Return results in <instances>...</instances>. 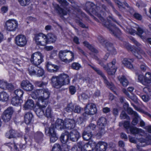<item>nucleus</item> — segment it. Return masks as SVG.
<instances>
[{
	"label": "nucleus",
	"mask_w": 151,
	"mask_h": 151,
	"mask_svg": "<svg viewBox=\"0 0 151 151\" xmlns=\"http://www.w3.org/2000/svg\"><path fill=\"white\" fill-rule=\"evenodd\" d=\"M71 67L73 69L78 70L81 67V66L79 63L75 62L72 63Z\"/></svg>",
	"instance_id": "obj_50"
},
{
	"label": "nucleus",
	"mask_w": 151,
	"mask_h": 151,
	"mask_svg": "<svg viewBox=\"0 0 151 151\" xmlns=\"http://www.w3.org/2000/svg\"><path fill=\"white\" fill-rule=\"evenodd\" d=\"M107 148V143L103 142H99L95 146L96 151H105Z\"/></svg>",
	"instance_id": "obj_19"
},
{
	"label": "nucleus",
	"mask_w": 151,
	"mask_h": 151,
	"mask_svg": "<svg viewBox=\"0 0 151 151\" xmlns=\"http://www.w3.org/2000/svg\"><path fill=\"white\" fill-rule=\"evenodd\" d=\"M143 91L147 94L151 96V88L150 87H146L143 89Z\"/></svg>",
	"instance_id": "obj_56"
},
{
	"label": "nucleus",
	"mask_w": 151,
	"mask_h": 151,
	"mask_svg": "<svg viewBox=\"0 0 151 151\" xmlns=\"http://www.w3.org/2000/svg\"><path fill=\"white\" fill-rule=\"evenodd\" d=\"M55 127L58 129H62L65 128V120L58 119L55 122Z\"/></svg>",
	"instance_id": "obj_23"
},
{
	"label": "nucleus",
	"mask_w": 151,
	"mask_h": 151,
	"mask_svg": "<svg viewBox=\"0 0 151 151\" xmlns=\"http://www.w3.org/2000/svg\"><path fill=\"white\" fill-rule=\"evenodd\" d=\"M115 3L118 5V7L121 11L124 10L125 8L122 5V3L118 0H114Z\"/></svg>",
	"instance_id": "obj_51"
},
{
	"label": "nucleus",
	"mask_w": 151,
	"mask_h": 151,
	"mask_svg": "<svg viewBox=\"0 0 151 151\" xmlns=\"http://www.w3.org/2000/svg\"><path fill=\"white\" fill-rule=\"evenodd\" d=\"M138 79L139 82L145 85V76L142 75H139Z\"/></svg>",
	"instance_id": "obj_62"
},
{
	"label": "nucleus",
	"mask_w": 151,
	"mask_h": 151,
	"mask_svg": "<svg viewBox=\"0 0 151 151\" xmlns=\"http://www.w3.org/2000/svg\"><path fill=\"white\" fill-rule=\"evenodd\" d=\"M14 93L16 96V97L20 98L22 96L24 93V92L22 90L18 89L14 91Z\"/></svg>",
	"instance_id": "obj_42"
},
{
	"label": "nucleus",
	"mask_w": 151,
	"mask_h": 151,
	"mask_svg": "<svg viewBox=\"0 0 151 151\" xmlns=\"http://www.w3.org/2000/svg\"><path fill=\"white\" fill-rule=\"evenodd\" d=\"M37 72H36L35 75H37L38 77L42 76L44 73L43 70L41 68L37 67Z\"/></svg>",
	"instance_id": "obj_47"
},
{
	"label": "nucleus",
	"mask_w": 151,
	"mask_h": 151,
	"mask_svg": "<svg viewBox=\"0 0 151 151\" xmlns=\"http://www.w3.org/2000/svg\"><path fill=\"white\" fill-rule=\"evenodd\" d=\"M51 81L52 86L57 88H59L70 83L69 76L65 73L61 74L58 76H52Z\"/></svg>",
	"instance_id": "obj_2"
},
{
	"label": "nucleus",
	"mask_w": 151,
	"mask_h": 151,
	"mask_svg": "<svg viewBox=\"0 0 151 151\" xmlns=\"http://www.w3.org/2000/svg\"><path fill=\"white\" fill-rule=\"evenodd\" d=\"M69 137L70 140L73 142L77 141L80 137V134L76 129H73L69 133Z\"/></svg>",
	"instance_id": "obj_16"
},
{
	"label": "nucleus",
	"mask_w": 151,
	"mask_h": 151,
	"mask_svg": "<svg viewBox=\"0 0 151 151\" xmlns=\"http://www.w3.org/2000/svg\"><path fill=\"white\" fill-rule=\"evenodd\" d=\"M21 88L27 91H30L34 89V86L28 80H23L21 84Z\"/></svg>",
	"instance_id": "obj_15"
},
{
	"label": "nucleus",
	"mask_w": 151,
	"mask_h": 151,
	"mask_svg": "<svg viewBox=\"0 0 151 151\" xmlns=\"http://www.w3.org/2000/svg\"><path fill=\"white\" fill-rule=\"evenodd\" d=\"M22 100L18 97H13L11 100V104L14 106H20L22 103Z\"/></svg>",
	"instance_id": "obj_27"
},
{
	"label": "nucleus",
	"mask_w": 151,
	"mask_h": 151,
	"mask_svg": "<svg viewBox=\"0 0 151 151\" xmlns=\"http://www.w3.org/2000/svg\"><path fill=\"white\" fill-rule=\"evenodd\" d=\"M84 45L88 48L92 52L95 53H98V51L95 48L91 46L87 41H85L83 42Z\"/></svg>",
	"instance_id": "obj_39"
},
{
	"label": "nucleus",
	"mask_w": 151,
	"mask_h": 151,
	"mask_svg": "<svg viewBox=\"0 0 151 151\" xmlns=\"http://www.w3.org/2000/svg\"><path fill=\"white\" fill-rule=\"evenodd\" d=\"M34 84L36 86H37L40 87H43L47 84V83L41 81H37L35 82Z\"/></svg>",
	"instance_id": "obj_44"
},
{
	"label": "nucleus",
	"mask_w": 151,
	"mask_h": 151,
	"mask_svg": "<svg viewBox=\"0 0 151 151\" xmlns=\"http://www.w3.org/2000/svg\"><path fill=\"white\" fill-rule=\"evenodd\" d=\"M94 70L101 77L104 81V83L107 85L108 87L111 88H112L113 85L111 83L109 82L107 80L106 77L105 76L104 73L102 72L100 70L99 68L96 67V68H94Z\"/></svg>",
	"instance_id": "obj_17"
},
{
	"label": "nucleus",
	"mask_w": 151,
	"mask_h": 151,
	"mask_svg": "<svg viewBox=\"0 0 151 151\" xmlns=\"http://www.w3.org/2000/svg\"><path fill=\"white\" fill-rule=\"evenodd\" d=\"M40 92L42 93V95L39 98L47 100L50 96V93L47 89H41L39 90Z\"/></svg>",
	"instance_id": "obj_25"
},
{
	"label": "nucleus",
	"mask_w": 151,
	"mask_h": 151,
	"mask_svg": "<svg viewBox=\"0 0 151 151\" xmlns=\"http://www.w3.org/2000/svg\"><path fill=\"white\" fill-rule=\"evenodd\" d=\"M15 43L20 47H24L27 44V41L26 37L22 35H19L16 37Z\"/></svg>",
	"instance_id": "obj_14"
},
{
	"label": "nucleus",
	"mask_w": 151,
	"mask_h": 151,
	"mask_svg": "<svg viewBox=\"0 0 151 151\" xmlns=\"http://www.w3.org/2000/svg\"><path fill=\"white\" fill-rule=\"evenodd\" d=\"M58 55L61 60L65 63L71 62L74 60V53L68 50L60 51Z\"/></svg>",
	"instance_id": "obj_4"
},
{
	"label": "nucleus",
	"mask_w": 151,
	"mask_h": 151,
	"mask_svg": "<svg viewBox=\"0 0 151 151\" xmlns=\"http://www.w3.org/2000/svg\"><path fill=\"white\" fill-rule=\"evenodd\" d=\"M35 66H29L28 70L29 73L30 75L31 76H33L35 75L36 74V71L37 70V67Z\"/></svg>",
	"instance_id": "obj_38"
},
{
	"label": "nucleus",
	"mask_w": 151,
	"mask_h": 151,
	"mask_svg": "<svg viewBox=\"0 0 151 151\" xmlns=\"http://www.w3.org/2000/svg\"><path fill=\"white\" fill-rule=\"evenodd\" d=\"M130 121H125L124 122L123 124L124 127L127 129V132L128 133H129L128 129H130Z\"/></svg>",
	"instance_id": "obj_58"
},
{
	"label": "nucleus",
	"mask_w": 151,
	"mask_h": 151,
	"mask_svg": "<svg viewBox=\"0 0 151 151\" xmlns=\"http://www.w3.org/2000/svg\"><path fill=\"white\" fill-rule=\"evenodd\" d=\"M86 11L88 13L91 12L96 16L102 22L103 25L109 29L111 33L116 37H118L121 34V31L116 25L111 22V20L116 23L118 25L121 27L120 23L112 17L109 16L107 18V21H106L104 17L106 16V12H108V9L104 4L102 5L100 7L95 5L90 2H87L85 5Z\"/></svg>",
	"instance_id": "obj_1"
},
{
	"label": "nucleus",
	"mask_w": 151,
	"mask_h": 151,
	"mask_svg": "<svg viewBox=\"0 0 151 151\" xmlns=\"http://www.w3.org/2000/svg\"><path fill=\"white\" fill-rule=\"evenodd\" d=\"M6 28L9 31H14L17 28L18 24L17 22L14 19H9L6 23Z\"/></svg>",
	"instance_id": "obj_13"
},
{
	"label": "nucleus",
	"mask_w": 151,
	"mask_h": 151,
	"mask_svg": "<svg viewBox=\"0 0 151 151\" xmlns=\"http://www.w3.org/2000/svg\"><path fill=\"white\" fill-rule=\"evenodd\" d=\"M43 136V134L40 131H37L34 134V138L36 142L38 143H40L42 141Z\"/></svg>",
	"instance_id": "obj_26"
},
{
	"label": "nucleus",
	"mask_w": 151,
	"mask_h": 151,
	"mask_svg": "<svg viewBox=\"0 0 151 151\" xmlns=\"http://www.w3.org/2000/svg\"><path fill=\"white\" fill-rule=\"evenodd\" d=\"M85 112L83 114L84 116L87 115H92L95 114L97 112L96 105L92 103H88L85 108Z\"/></svg>",
	"instance_id": "obj_10"
},
{
	"label": "nucleus",
	"mask_w": 151,
	"mask_h": 151,
	"mask_svg": "<svg viewBox=\"0 0 151 151\" xmlns=\"http://www.w3.org/2000/svg\"><path fill=\"white\" fill-rule=\"evenodd\" d=\"M99 42L104 47L109 51L111 54L115 55L116 54V51L113 44L109 42L103 36L100 35L98 37Z\"/></svg>",
	"instance_id": "obj_5"
},
{
	"label": "nucleus",
	"mask_w": 151,
	"mask_h": 151,
	"mask_svg": "<svg viewBox=\"0 0 151 151\" xmlns=\"http://www.w3.org/2000/svg\"><path fill=\"white\" fill-rule=\"evenodd\" d=\"M96 127V125L93 124H91L86 128V129L87 130H91V132L92 130H94Z\"/></svg>",
	"instance_id": "obj_61"
},
{
	"label": "nucleus",
	"mask_w": 151,
	"mask_h": 151,
	"mask_svg": "<svg viewBox=\"0 0 151 151\" xmlns=\"http://www.w3.org/2000/svg\"><path fill=\"white\" fill-rule=\"evenodd\" d=\"M71 4V6L72 7L76 10L79 6L78 5L77 3L74 0H68Z\"/></svg>",
	"instance_id": "obj_54"
},
{
	"label": "nucleus",
	"mask_w": 151,
	"mask_h": 151,
	"mask_svg": "<svg viewBox=\"0 0 151 151\" xmlns=\"http://www.w3.org/2000/svg\"><path fill=\"white\" fill-rule=\"evenodd\" d=\"M133 59L124 58L122 61V63L124 65L129 69H132L133 68V66L131 63L134 61Z\"/></svg>",
	"instance_id": "obj_22"
},
{
	"label": "nucleus",
	"mask_w": 151,
	"mask_h": 151,
	"mask_svg": "<svg viewBox=\"0 0 151 151\" xmlns=\"http://www.w3.org/2000/svg\"><path fill=\"white\" fill-rule=\"evenodd\" d=\"M130 39L136 46L138 47V48L136 50L132 49L131 48V51L137 58L138 59H142V55L145 54V52L141 48V45L133 37H130Z\"/></svg>",
	"instance_id": "obj_7"
},
{
	"label": "nucleus",
	"mask_w": 151,
	"mask_h": 151,
	"mask_svg": "<svg viewBox=\"0 0 151 151\" xmlns=\"http://www.w3.org/2000/svg\"><path fill=\"white\" fill-rule=\"evenodd\" d=\"M107 124V120L104 117H101L98 119L97 122L98 127L105 128Z\"/></svg>",
	"instance_id": "obj_29"
},
{
	"label": "nucleus",
	"mask_w": 151,
	"mask_h": 151,
	"mask_svg": "<svg viewBox=\"0 0 151 151\" xmlns=\"http://www.w3.org/2000/svg\"><path fill=\"white\" fill-rule=\"evenodd\" d=\"M145 85H147L151 83V73L147 72L145 74Z\"/></svg>",
	"instance_id": "obj_37"
},
{
	"label": "nucleus",
	"mask_w": 151,
	"mask_h": 151,
	"mask_svg": "<svg viewBox=\"0 0 151 151\" xmlns=\"http://www.w3.org/2000/svg\"><path fill=\"white\" fill-rule=\"evenodd\" d=\"M69 139V132L67 131L62 133L60 138V141L63 144L66 143Z\"/></svg>",
	"instance_id": "obj_31"
},
{
	"label": "nucleus",
	"mask_w": 151,
	"mask_h": 151,
	"mask_svg": "<svg viewBox=\"0 0 151 151\" xmlns=\"http://www.w3.org/2000/svg\"><path fill=\"white\" fill-rule=\"evenodd\" d=\"M75 11L77 12V13H75V12H72V11L71 13H69V14H73L76 15L77 17H78L79 18H80V16L82 17H86V15L81 11V9H80L79 7Z\"/></svg>",
	"instance_id": "obj_36"
},
{
	"label": "nucleus",
	"mask_w": 151,
	"mask_h": 151,
	"mask_svg": "<svg viewBox=\"0 0 151 151\" xmlns=\"http://www.w3.org/2000/svg\"><path fill=\"white\" fill-rule=\"evenodd\" d=\"M63 9L61 8L59 5L57 4H53L55 9L58 13L61 16L66 15L68 14L71 13L73 9L68 6L69 3L66 0H58Z\"/></svg>",
	"instance_id": "obj_3"
},
{
	"label": "nucleus",
	"mask_w": 151,
	"mask_h": 151,
	"mask_svg": "<svg viewBox=\"0 0 151 151\" xmlns=\"http://www.w3.org/2000/svg\"><path fill=\"white\" fill-rule=\"evenodd\" d=\"M39 99V103L37 106L45 109L48 104L47 100L40 98Z\"/></svg>",
	"instance_id": "obj_34"
},
{
	"label": "nucleus",
	"mask_w": 151,
	"mask_h": 151,
	"mask_svg": "<svg viewBox=\"0 0 151 151\" xmlns=\"http://www.w3.org/2000/svg\"><path fill=\"white\" fill-rule=\"evenodd\" d=\"M119 80L123 86L126 87L128 85V82L125 77L122 76L120 78L119 77Z\"/></svg>",
	"instance_id": "obj_40"
},
{
	"label": "nucleus",
	"mask_w": 151,
	"mask_h": 151,
	"mask_svg": "<svg viewBox=\"0 0 151 151\" xmlns=\"http://www.w3.org/2000/svg\"><path fill=\"white\" fill-rule=\"evenodd\" d=\"M45 109L37 106L35 109L34 111L39 117H41L45 115L44 110Z\"/></svg>",
	"instance_id": "obj_28"
},
{
	"label": "nucleus",
	"mask_w": 151,
	"mask_h": 151,
	"mask_svg": "<svg viewBox=\"0 0 151 151\" xmlns=\"http://www.w3.org/2000/svg\"><path fill=\"white\" fill-rule=\"evenodd\" d=\"M14 111L12 107H8L4 111L2 115V119L5 122H7L10 120Z\"/></svg>",
	"instance_id": "obj_12"
},
{
	"label": "nucleus",
	"mask_w": 151,
	"mask_h": 151,
	"mask_svg": "<svg viewBox=\"0 0 151 151\" xmlns=\"http://www.w3.org/2000/svg\"><path fill=\"white\" fill-rule=\"evenodd\" d=\"M34 105V103L33 101L31 99H29L27 101L24 105V107L25 109H32Z\"/></svg>",
	"instance_id": "obj_32"
},
{
	"label": "nucleus",
	"mask_w": 151,
	"mask_h": 151,
	"mask_svg": "<svg viewBox=\"0 0 151 151\" xmlns=\"http://www.w3.org/2000/svg\"><path fill=\"white\" fill-rule=\"evenodd\" d=\"M46 68L47 70L50 72H56L59 69L58 66L52 64L50 62H47Z\"/></svg>",
	"instance_id": "obj_20"
},
{
	"label": "nucleus",
	"mask_w": 151,
	"mask_h": 151,
	"mask_svg": "<svg viewBox=\"0 0 151 151\" xmlns=\"http://www.w3.org/2000/svg\"><path fill=\"white\" fill-rule=\"evenodd\" d=\"M46 39L47 40V43H54L56 40V36L52 33H48L46 35Z\"/></svg>",
	"instance_id": "obj_30"
},
{
	"label": "nucleus",
	"mask_w": 151,
	"mask_h": 151,
	"mask_svg": "<svg viewBox=\"0 0 151 151\" xmlns=\"http://www.w3.org/2000/svg\"><path fill=\"white\" fill-rule=\"evenodd\" d=\"M93 150L91 145L89 143H87L84 145L83 151H93Z\"/></svg>",
	"instance_id": "obj_48"
},
{
	"label": "nucleus",
	"mask_w": 151,
	"mask_h": 151,
	"mask_svg": "<svg viewBox=\"0 0 151 151\" xmlns=\"http://www.w3.org/2000/svg\"><path fill=\"white\" fill-rule=\"evenodd\" d=\"M19 4L22 6H26L28 5L30 0H18Z\"/></svg>",
	"instance_id": "obj_59"
},
{
	"label": "nucleus",
	"mask_w": 151,
	"mask_h": 151,
	"mask_svg": "<svg viewBox=\"0 0 151 151\" xmlns=\"http://www.w3.org/2000/svg\"><path fill=\"white\" fill-rule=\"evenodd\" d=\"M139 141L140 142V143H139L138 145H137V147L138 150H139L140 148V147H143L145 146V145H146L145 143L144 144H142V143H145V142L146 140L145 139L140 138V139H139Z\"/></svg>",
	"instance_id": "obj_46"
},
{
	"label": "nucleus",
	"mask_w": 151,
	"mask_h": 151,
	"mask_svg": "<svg viewBox=\"0 0 151 151\" xmlns=\"http://www.w3.org/2000/svg\"><path fill=\"white\" fill-rule=\"evenodd\" d=\"M45 134L50 137V141L51 142H54L58 139V137L55 131V128L52 126L45 128Z\"/></svg>",
	"instance_id": "obj_9"
},
{
	"label": "nucleus",
	"mask_w": 151,
	"mask_h": 151,
	"mask_svg": "<svg viewBox=\"0 0 151 151\" xmlns=\"http://www.w3.org/2000/svg\"><path fill=\"white\" fill-rule=\"evenodd\" d=\"M60 145L57 143L55 144L52 147V151H61Z\"/></svg>",
	"instance_id": "obj_55"
},
{
	"label": "nucleus",
	"mask_w": 151,
	"mask_h": 151,
	"mask_svg": "<svg viewBox=\"0 0 151 151\" xmlns=\"http://www.w3.org/2000/svg\"><path fill=\"white\" fill-rule=\"evenodd\" d=\"M33 116L30 112H27L24 115V121L27 124H29L31 123L33 121Z\"/></svg>",
	"instance_id": "obj_21"
},
{
	"label": "nucleus",
	"mask_w": 151,
	"mask_h": 151,
	"mask_svg": "<svg viewBox=\"0 0 151 151\" xmlns=\"http://www.w3.org/2000/svg\"><path fill=\"white\" fill-rule=\"evenodd\" d=\"M98 128L99 130L96 134V136L98 137H100L105 133V128L101 127V128L98 127Z\"/></svg>",
	"instance_id": "obj_43"
},
{
	"label": "nucleus",
	"mask_w": 151,
	"mask_h": 151,
	"mask_svg": "<svg viewBox=\"0 0 151 151\" xmlns=\"http://www.w3.org/2000/svg\"><path fill=\"white\" fill-rule=\"evenodd\" d=\"M74 107L73 105L72 104H70L65 108V110L68 112H72L73 111Z\"/></svg>",
	"instance_id": "obj_49"
},
{
	"label": "nucleus",
	"mask_w": 151,
	"mask_h": 151,
	"mask_svg": "<svg viewBox=\"0 0 151 151\" xmlns=\"http://www.w3.org/2000/svg\"><path fill=\"white\" fill-rule=\"evenodd\" d=\"M74 109V112L78 114L80 113L81 111L83 110V108H81L78 105L75 106Z\"/></svg>",
	"instance_id": "obj_60"
},
{
	"label": "nucleus",
	"mask_w": 151,
	"mask_h": 151,
	"mask_svg": "<svg viewBox=\"0 0 151 151\" xmlns=\"http://www.w3.org/2000/svg\"><path fill=\"white\" fill-rule=\"evenodd\" d=\"M65 128L69 130L72 129L75 127V122L74 119H67L65 120Z\"/></svg>",
	"instance_id": "obj_18"
},
{
	"label": "nucleus",
	"mask_w": 151,
	"mask_h": 151,
	"mask_svg": "<svg viewBox=\"0 0 151 151\" xmlns=\"http://www.w3.org/2000/svg\"><path fill=\"white\" fill-rule=\"evenodd\" d=\"M7 82L3 81H0V88L4 89H6Z\"/></svg>",
	"instance_id": "obj_64"
},
{
	"label": "nucleus",
	"mask_w": 151,
	"mask_h": 151,
	"mask_svg": "<svg viewBox=\"0 0 151 151\" xmlns=\"http://www.w3.org/2000/svg\"><path fill=\"white\" fill-rule=\"evenodd\" d=\"M43 57L40 52H35L32 55L30 61L35 66L38 65L43 61Z\"/></svg>",
	"instance_id": "obj_8"
},
{
	"label": "nucleus",
	"mask_w": 151,
	"mask_h": 151,
	"mask_svg": "<svg viewBox=\"0 0 151 151\" xmlns=\"http://www.w3.org/2000/svg\"><path fill=\"white\" fill-rule=\"evenodd\" d=\"M116 63L115 59H114L111 63L107 64V66L105 65L102 60H99V64L103 68L106 70L108 74L109 75L114 74L116 71L117 69L115 65Z\"/></svg>",
	"instance_id": "obj_6"
},
{
	"label": "nucleus",
	"mask_w": 151,
	"mask_h": 151,
	"mask_svg": "<svg viewBox=\"0 0 151 151\" xmlns=\"http://www.w3.org/2000/svg\"><path fill=\"white\" fill-rule=\"evenodd\" d=\"M34 39L37 45H44L47 44L46 35L42 33H40L35 35Z\"/></svg>",
	"instance_id": "obj_11"
},
{
	"label": "nucleus",
	"mask_w": 151,
	"mask_h": 151,
	"mask_svg": "<svg viewBox=\"0 0 151 151\" xmlns=\"http://www.w3.org/2000/svg\"><path fill=\"white\" fill-rule=\"evenodd\" d=\"M51 109L50 107L48 106L46 110L45 115L47 118L51 117Z\"/></svg>",
	"instance_id": "obj_57"
},
{
	"label": "nucleus",
	"mask_w": 151,
	"mask_h": 151,
	"mask_svg": "<svg viewBox=\"0 0 151 151\" xmlns=\"http://www.w3.org/2000/svg\"><path fill=\"white\" fill-rule=\"evenodd\" d=\"M85 144L84 142L80 141L77 144V146L78 147V150L79 151H83Z\"/></svg>",
	"instance_id": "obj_52"
},
{
	"label": "nucleus",
	"mask_w": 151,
	"mask_h": 151,
	"mask_svg": "<svg viewBox=\"0 0 151 151\" xmlns=\"http://www.w3.org/2000/svg\"><path fill=\"white\" fill-rule=\"evenodd\" d=\"M149 95L148 94L141 95L140 97L142 100L145 102H147L150 99V97Z\"/></svg>",
	"instance_id": "obj_53"
},
{
	"label": "nucleus",
	"mask_w": 151,
	"mask_h": 151,
	"mask_svg": "<svg viewBox=\"0 0 151 151\" xmlns=\"http://www.w3.org/2000/svg\"><path fill=\"white\" fill-rule=\"evenodd\" d=\"M93 136V134L91 130H87L86 129L83 132L82 137L83 139L86 141L90 139Z\"/></svg>",
	"instance_id": "obj_24"
},
{
	"label": "nucleus",
	"mask_w": 151,
	"mask_h": 151,
	"mask_svg": "<svg viewBox=\"0 0 151 151\" xmlns=\"http://www.w3.org/2000/svg\"><path fill=\"white\" fill-rule=\"evenodd\" d=\"M6 136L9 139L15 138L17 137V132L14 130H10L6 133Z\"/></svg>",
	"instance_id": "obj_35"
},
{
	"label": "nucleus",
	"mask_w": 151,
	"mask_h": 151,
	"mask_svg": "<svg viewBox=\"0 0 151 151\" xmlns=\"http://www.w3.org/2000/svg\"><path fill=\"white\" fill-rule=\"evenodd\" d=\"M120 117L122 119H127L128 120H129L130 118L126 114L125 111H123L120 114Z\"/></svg>",
	"instance_id": "obj_45"
},
{
	"label": "nucleus",
	"mask_w": 151,
	"mask_h": 151,
	"mask_svg": "<svg viewBox=\"0 0 151 151\" xmlns=\"http://www.w3.org/2000/svg\"><path fill=\"white\" fill-rule=\"evenodd\" d=\"M127 111L129 114H133L134 116H137V113L134 111L130 107L128 108L127 109Z\"/></svg>",
	"instance_id": "obj_63"
},
{
	"label": "nucleus",
	"mask_w": 151,
	"mask_h": 151,
	"mask_svg": "<svg viewBox=\"0 0 151 151\" xmlns=\"http://www.w3.org/2000/svg\"><path fill=\"white\" fill-rule=\"evenodd\" d=\"M9 98V96L7 93L4 91L0 93V101L3 102L7 101Z\"/></svg>",
	"instance_id": "obj_33"
},
{
	"label": "nucleus",
	"mask_w": 151,
	"mask_h": 151,
	"mask_svg": "<svg viewBox=\"0 0 151 151\" xmlns=\"http://www.w3.org/2000/svg\"><path fill=\"white\" fill-rule=\"evenodd\" d=\"M129 129L130 132L133 134H139L141 130L140 129L133 127H130Z\"/></svg>",
	"instance_id": "obj_41"
}]
</instances>
